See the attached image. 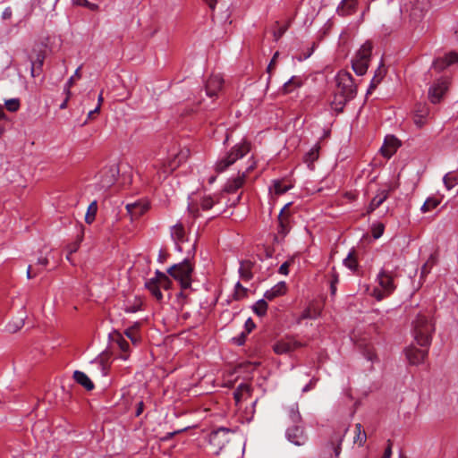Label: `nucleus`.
<instances>
[{
	"instance_id": "obj_1",
	"label": "nucleus",
	"mask_w": 458,
	"mask_h": 458,
	"mask_svg": "<svg viewBox=\"0 0 458 458\" xmlns=\"http://www.w3.org/2000/svg\"><path fill=\"white\" fill-rule=\"evenodd\" d=\"M412 335L416 343L421 347H429L435 325L428 313H419L412 321Z\"/></svg>"
},
{
	"instance_id": "obj_2",
	"label": "nucleus",
	"mask_w": 458,
	"mask_h": 458,
	"mask_svg": "<svg viewBox=\"0 0 458 458\" xmlns=\"http://www.w3.org/2000/svg\"><path fill=\"white\" fill-rule=\"evenodd\" d=\"M250 151V143L248 141H242L235 144L230 151L226 152L224 156L220 157L215 165V171L216 173L225 172L229 166L233 165L238 159L242 158Z\"/></svg>"
},
{
	"instance_id": "obj_3",
	"label": "nucleus",
	"mask_w": 458,
	"mask_h": 458,
	"mask_svg": "<svg viewBox=\"0 0 458 458\" xmlns=\"http://www.w3.org/2000/svg\"><path fill=\"white\" fill-rule=\"evenodd\" d=\"M396 270L397 266H392L387 263L384 265L377 274L378 284L382 289V292H379L376 295L377 300H382L386 296L390 295L395 290L396 285L394 284V279L398 276Z\"/></svg>"
},
{
	"instance_id": "obj_4",
	"label": "nucleus",
	"mask_w": 458,
	"mask_h": 458,
	"mask_svg": "<svg viewBox=\"0 0 458 458\" xmlns=\"http://www.w3.org/2000/svg\"><path fill=\"white\" fill-rule=\"evenodd\" d=\"M192 272L193 266L188 259L167 269V273L180 283L182 289L191 287Z\"/></svg>"
},
{
	"instance_id": "obj_5",
	"label": "nucleus",
	"mask_w": 458,
	"mask_h": 458,
	"mask_svg": "<svg viewBox=\"0 0 458 458\" xmlns=\"http://www.w3.org/2000/svg\"><path fill=\"white\" fill-rule=\"evenodd\" d=\"M372 44L366 41L358 50L355 57L352 60V66L354 72L362 76L367 72L369 63L372 53Z\"/></svg>"
},
{
	"instance_id": "obj_6",
	"label": "nucleus",
	"mask_w": 458,
	"mask_h": 458,
	"mask_svg": "<svg viewBox=\"0 0 458 458\" xmlns=\"http://www.w3.org/2000/svg\"><path fill=\"white\" fill-rule=\"evenodd\" d=\"M429 7V0H409L403 4L402 11L409 15L411 21L417 23L424 18Z\"/></svg>"
},
{
	"instance_id": "obj_7",
	"label": "nucleus",
	"mask_w": 458,
	"mask_h": 458,
	"mask_svg": "<svg viewBox=\"0 0 458 458\" xmlns=\"http://www.w3.org/2000/svg\"><path fill=\"white\" fill-rule=\"evenodd\" d=\"M348 431V428H340L334 430L327 443L324 446L325 454H328L329 458H339L342 451V443Z\"/></svg>"
},
{
	"instance_id": "obj_8",
	"label": "nucleus",
	"mask_w": 458,
	"mask_h": 458,
	"mask_svg": "<svg viewBox=\"0 0 458 458\" xmlns=\"http://www.w3.org/2000/svg\"><path fill=\"white\" fill-rule=\"evenodd\" d=\"M337 92L347 96L349 99H353L357 94V85L353 81L352 74L345 71H340L336 77Z\"/></svg>"
},
{
	"instance_id": "obj_9",
	"label": "nucleus",
	"mask_w": 458,
	"mask_h": 458,
	"mask_svg": "<svg viewBox=\"0 0 458 458\" xmlns=\"http://www.w3.org/2000/svg\"><path fill=\"white\" fill-rule=\"evenodd\" d=\"M221 196V193L215 195H204L196 204L193 202L189 203L188 211L193 217L196 218L199 216V207H200L204 211L210 210L216 204L220 203Z\"/></svg>"
},
{
	"instance_id": "obj_10",
	"label": "nucleus",
	"mask_w": 458,
	"mask_h": 458,
	"mask_svg": "<svg viewBox=\"0 0 458 458\" xmlns=\"http://www.w3.org/2000/svg\"><path fill=\"white\" fill-rule=\"evenodd\" d=\"M249 162L250 165L244 172L238 173L236 176H233L227 180L224 186L225 192L234 193L243 186L248 174L251 172L256 166V162L253 160V158L250 159Z\"/></svg>"
},
{
	"instance_id": "obj_11",
	"label": "nucleus",
	"mask_w": 458,
	"mask_h": 458,
	"mask_svg": "<svg viewBox=\"0 0 458 458\" xmlns=\"http://www.w3.org/2000/svg\"><path fill=\"white\" fill-rule=\"evenodd\" d=\"M230 429L221 427L213 430L209 435V445L214 448V454H219L220 451L229 442Z\"/></svg>"
},
{
	"instance_id": "obj_12",
	"label": "nucleus",
	"mask_w": 458,
	"mask_h": 458,
	"mask_svg": "<svg viewBox=\"0 0 458 458\" xmlns=\"http://www.w3.org/2000/svg\"><path fill=\"white\" fill-rule=\"evenodd\" d=\"M290 203L286 204L280 211L278 215V226L277 233L275 235V241L281 242L284 241L285 236L289 233L292 228L291 217L288 213H285V209L289 207Z\"/></svg>"
},
{
	"instance_id": "obj_13",
	"label": "nucleus",
	"mask_w": 458,
	"mask_h": 458,
	"mask_svg": "<svg viewBox=\"0 0 458 458\" xmlns=\"http://www.w3.org/2000/svg\"><path fill=\"white\" fill-rule=\"evenodd\" d=\"M119 174V169L115 165L105 167L99 173V188L108 189L116 181Z\"/></svg>"
},
{
	"instance_id": "obj_14",
	"label": "nucleus",
	"mask_w": 458,
	"mask_h": 458,
	"mask_svg": "<svg viewBox=\"0 0 458 458\" xmlns=\"http://www.w3.org/2000/svg\"><path fill=\"white\" fill-rule=\"evenodd\" d=\"M302 346L303 344L301 343L293 338H285L276 342L273 345V351L278 355L289 354Z\"/></svg>"
},
{
	"instance_id": "obj_15",
	"label": "nucleus",
	"mask_w": 458,
	"mask_h": 458,
	"mask_svg": "<svg viewBox=\"0 0 458 458\" xmlns=\"http://www.w3.org/2000/svg\"><path fill=\"white\" fill-rule=\"evenodd\" d=\"M448 89L447 81L444 79L437 80L428 89V98L431 103L437 104L441 101L443 96Z\"/></svg>"
},
{
	"instance_id": "obj_16",
	"label": "nucleus",
	"mask_w": 458,
	"mask_h": 458,
	"mask_svg": "<svg viewBox=\"0 0 458 458\" xmlns=\"http://www.w3.org/2000/svg\"><path fill=\"white\" fill-rule=\"evenodd\" d=\"M286 438L297 446L303 445L307 440V435L301 426L293 425L286 429Z\"/></svg>"
},
{
	"instance_id": "obj_17",
	"label": "nucleus",
	"mask_w": 458,
	"mask_h": 458,
	"mask_svg": "<svg viewBox=\"0 0 458 458\" xmlns=\"http://www.w3.org/2000/svg\"><path fill=\"white\" fill-rule=\"evenodd\" d=\"M419 349L415 346H410L406 349V358L411 365H418L422 363L428 356V347H422Z\"/></svg>"
},
{
	"instance_id": "obj_18",
	"label": "nucleus",
	"mask_w": 458,
	"mask_h": 458,
	"mask_svg": "<svg viewBox=\"0 0 458 458\" xmlns=\"http://www.w3.org/2000/svg\"><path fill=\"white\" fill-rule=\"evenodd\" d=\"M171 237L174 242L175 250L182 252V243L188 240L184 227L182 224H177L171 227Z\"/></svg>"
},
{
	"instance_id": "obj_19",
	"label": "nucleus",
	"mask_w": 458,
	"mask_h": 458,
	"mask_svg": "<svg viewBox=\"0 0 458 458\" xmlns=\"http://www.w3.org/2000/svg\"><path fill=\"white\" fill-rule=\"evenodd\" d=\"M224 80L219 74L212 75L206 82L205 90L209 98L216 96L217 92L222 89Z\"/></svg>"
},
{
	"instance_id": "obj_20",
	"label": "nucleus",
	"mask_w": 458,
	"mask_h": 458,
	"mask_svg": "<svg viewBox=\"0 0 458 458\" xmlns=\"http://www.w3.org/2000/svg\"><path fill=\"white\" fill-rule=\"evenodd\" d=\"M27 59L30 63V70L31 77L35 78L39 76L43 71L45 55L42 52H38L35 58L31 55H28Z\"/></svg>"
},
{
	"instance_id": "obj_21",
	"label": "nucleus",
	"mask_w": 458,
	"mask_h": 458,
	"mask_svg": "<svg viewBox=\"0 0 458 458\" xmlns=\"http://www.w3.org/2000/svg\"><path fill=\"white\" fill-rule=\"evenodd\" d=\"M390 192L389 188H380L377 191L375 197L371 199L367 208V213L370 214L379 208L388 198Z\"/></svg>"
},
{
	"instance_id": "obj_22",
	"label": "nucleus",
	"mask_w": 458,
	"mask_h": 458,
	"mask_svg": "<svg viewBox=\"0 0 458 458\" xmlns=\"http://www.w3.org/2000/svg\"><path fill=\"white\" fill-rule=\"evenodd\" d=\"M359 0H342L336 8L339 16H350L356 13Z\"/></svg>"
},
{
	"instance_id": "obj_23",
	"label": "nucleus",
	"mask_w": 458,
	"mask_h": 458,
	"mask_svg": "<svg viewBox=\"0 0 458 458\" xmlns=\"http://www.w3.org/2000/svg\"><path fill=\"white\" fill-rule=\"evenodd\" d=\"M400 146V141L394 135H387L385 138L384 145L381 147V153L384 157H390Z\"/></svg>"
},
{
	"instance_id": "obj_24",
	"label": "nucleus",
	"mask_w": 458,
	"mask_h": 458,
	"mask_svg": "<svg viewBox=\"0 0 458 458\" xmlns=\"http://www.w3.org/2000/svg\"><path fill=\"white\" fill-rule=\"evenodd\" d=\"M429 118V108L427 106H420L416 109L413 116V122L417 127L424 126Z\"/></svg>"
},
{
	"instance_id": "obj_25",
	"label": "nucleus",
	"mask_w": 458,
	"mask_h": 458,
	"mask_svg": "<svg viewBox=\"0 0 458 458\" xmlns=\"http://www.w3.org/2000/svg\"><path fill=\"white\" fill-rule=\"evenodd\" d=\"M148 208V204L143 201H135L126 204V209L131 217H139Z\"/></svg>"
},
{
	"instance_id": "obj_26",
	"label": "nucleus",
	"mask_w": 458,
	"mask_h": 458,
	"mask_svg": "<svg viewBox=\"0 0 458 458\" xmlns=\"http://www.w3.org/2000/svg\"><path fill=\"white\" fill-rule=\"evenodd\" d=\"M286 289L285 282H279L271 289L265 292L264 299L267 301H273L274 299L284 295L286 293Z\"/></svg>"
},
{
	"instance_id": "obj_27",
	"label": "nucleus",
	"mask_w": 458,
	"mask_h": 458,
	"mask_svg": "<svg viewBox=\"0 0 458 458\" xmlns=\"http://www.w3.org/2000/svg\"><path fill=\"white\" fill-rule=\"evenodd\" d=\"M254 267V262L250 260H242L240 261L239 274L240 277L244 281H250L253 277L252 268Z\"/></svg>"
},
{
	"instance_id": "obj_28",
	"label": "nucleus",
	"mask_w": 458,
	"mask_h": 458,
	"mask_svg": "<svg viewBox=\"0 0 458 458\" xmlns=\"http://www.w3.org/2000/svg\"><path fill=\"white\" fill-rule=\"evenodd\" d=\"M73 379L77 384L81 385L88 391H91L95 387L91 379L82 371L75 370L73 372Z\"/></svg>"
},
{
	"instance_id": "obj_29",
	"label": "nucleus",
	"mask_w": 458,
	"mask_h": 458,
	"mask_svg": "<svg viewBox=\"0 0 458 458\" xmlns=\"http://www.w3.org/2000/svg\"><path fill=\"white\" fill-rule=\"evenodd\" d=\"M347 96L341 94L337 91L335 92L334 99L331 102V107L337 113H342L345 105L351 101Z\"/></svg>"
},
{
	"instance_id": "obj_30",
	"label": "nucleus",
	"mask_w": 458,
	"mask_h": 458,
	"mask_svg": "<svg viewBox=\"0 0 458 458\" xmlns=\"http://www.w3.org/2000/svg\"><path fill=\"white\" fill-rule=\"evenodd\" d=\"M302 84L301 80L296 76H293L286 82H284L281 88V92L283 94H289L293 92L295 89L301 87Z\"/></svg>"
},
{
	"instance_id": "obj_31",
	"label": "nucleus",
	"mask_w": 458,
	"mask_h": 458,
	"mask_svg": "<svg viewBox=\"0 0 458 458\" xmlns=\"http://www.w3.org/2000/svg\"><path fill=\"white\" fill-rule=\"evenodd\" d=\"M145 286L157 301H161L163 299L162 292L159 289L158 283L156 279H148L146 282Z\"/></svg>"
},
{
	"instance_id": "obj_32",
	"label": "nucleus",
	"mask_w": 458,
	"mask_h": 458,
	"mask_svg": "<svg viewBox=\"0 0 458 458\" xmlns=\"http://www.w3.org/2000/svg\"><path fill=\"white\" fill-rule=\"evenodd\" d=\"M385 73H386V72H385L384 68H382L381 66H379L377 69V71L375 72V74L370 81L369 87L368 89V91H367L368 94H370L377 87V85L383 80Z\"/></svg>"
},
{
	"instance_id": "obj_33",
	"label": "nucleus",
	"mask_w": 458,
	"mask_h": 458,
	"mask_svg": "<svg viewBox=\"0 0 458 458\" xmlns=\"http://www.w3.org/2000/svg\"><path fill=\"white\" fill-rule=\"evenodd\" d=\"M140 325V322H135L131 327L124 331V335L130 338L134 344H138L140 341V336L137 335V332L139 331Z\"/></svg>"
},
{
	"instance_id": "obj_34",
	"label": "nucleus",
	"mask_w": 458,
	"mask_h": 458,
	"mask_svg": "<svg viewBox=\"0 0 458 458\" xmlns=\"http://www.w3.org/2000/svg\"><path fill=\"white\" fill-rule=\"evenodd\" d=\"M287 416L291 422L293 423V425H296L301 420V416L299 411V406L298 403H293L287 409Z\"/></svg>"
},
{
	"instance_id": "obj_35",
	"label": "nucleus",
	"mask_w": 458,
	"mask_h": 458,
	"mask_svg": "<svg viewBox=\"0 0 458 458\" xmlns=\"http://www.w3.org/2000/svg\"><path fill=\"white\" fill-rule=\"evenodd\" d=\"M437 255L435 253H432L426 261V263L421 267L420 278H424L428 274H429L432 267L437 264Z\"/></svg>"
},
{
	"instance_id": "obj_36",
	"label": "nucleus",
	"mask_w": 458,
	"mask_h": 458,
	"mask_svg": "<svg viewBox=\"0 0 458 458\" xmlns=\"http://www.w3.org/2000/svg\"><path fill=\"white\" fill-rule=\"evenodd\" d=\"M321 310L319 308L316 306H309L307 309H305L301 315V319H316L320 316Z\"/></svg>"
},
{
	"instance_id": "obj_37",
	"label": "nucleus",
	"mask_w": 458,
	"mask_h": 458,
	"mask_svg": "<svg viewBox=\"0 0 458 458\" xmlns=\"http://www.w3.org/2000/svg\"><path fill=\"white\" fill-rule=\"evenodd\" d=\"M440 203V200L435 197H428L424 204L421 206L420 210L422 213H428L436 208Z\"/></svg>"
},
{
	"instance_id": "obj_38",
	"label": "nucleus",
	"mask_w": 458,
	"mask_h": 458,
	"mask_svg": "<svg viewBox=\"0 0 458 458\" xmlns=\"http://www.w3.org/2000/svg\"><path fill=\"white\" fill-rule=\"evenodd\" d=\"M290 190V186L283 183L282 181L275 180L270 191H273L276 195H282Z\"/></svg>"
},
{
	"instance_id": "obj_39",
	"label": "nucleus",
	"mask_w": 458,
	"mask_h": 458,
	"mask_svg": "<svg viewBox=\"0 0 458 458\" xmlns=\"http://www.w3.org/2000/svg\"><path fill=\"white\" fill-rule=\"evenodd\" d=\"M98 211V204L97 201H93L89 204L87 214L85 216V222L89 225L92 224L95 220L96 214Z\"/></svg>"
},
{
	"instance_id": "obj_40",
	"label": "nucleus",
	"mask_w": 458,
	"mask_h": 458,
	"mask_svg": "<svg viewBox=\"0 0 458 458\" xmlns=\"http://www.w3.org/2000/svg\"><path fill=\"white\" fill-rule=\"evenodd\" d=\"M267 303L265 299L259 300L253 306V311L259 316L262 317L267 313Z\"/></svg>"
},
{
	"instance_id": "obj_41",
	"label": "nucleus",
	"mask_w": 458,
	"mask_h": 458,
	"mask_svg": "<svg viewBox=\"0 0 458 458\" xmlns=\"http://www.w3.org/2000/svg\"><path fill=\"white\" fill-rule=\"evenodd\" d=\"M318 149L319 147L316 145L313 148H311L308 153H306L304 157V161L308 164L309 166L312 165L315 160L318 159Z\"/></svg>"
},
{
	"instance_id": "obj_42",
	"label": "nucleus",
	"mask_w": 458,
	"mask_h": 458,
	"mask_svg": "<svg viewBox=\"0 0 458 458\" xmlns=\"http://www.w3.org/2000/svg\"><path fill=\"white\" fill-rule=\"evenodd\" d=\"M356 436L354 437V443H357L360 446H362L366 442L367 436L365 431L361 430V425L356 424Z\"/></svg>"
},
{
	"instance_id": "obj_43",
	"label": "nucleus",
	"mask_w": 458,
	"mask_h": 458,
	"mask_svg": "<svg viewBox=\"0 0 458 458\" xmlns=\"http://www.w3.org/2000/svg\"><path fill=\"white\" fill-rule=\"evenodd\" d=\"M443 182L445 188L450 191L458 183V179L454 174L448 173L443 177Z\"/></svg>"
},
{
	"instance_id": "obj_44",
	"label": "nucleus",
	"mask_w": 458,
	"mask_h": 458,
	"mask_svg": "<svg viewBox=\"0 0 458 458\" xmlns=\"http://www.w3.org/2000/svg\"><path fill=\"white\" fill-rule=\"evenodd\" d=\"M344 265L352 271H356L358 263L356 259L353 257V251L349 252L347 257L344 259Z\"/></svg>"
},
{
	"instance_id": "obj_45",
	"label": "nucleus",
	"mask_w": 458,
	"mask_h": 458,
	"mask_svg": "<svg viewBox=\"0 0 458 458\" xmlns=\"http://www.w3.org/2000/svg\"><path fill=\"white\" fill-rule=\"evenodd\" d=\"M75 77L81 78V66L78 67L74 72V74L69 78V80L66 81L64 86V92L68 95H71V87L74 84V79Z\"/></svg>"
},
{
	"instance_id": "obj_46",
	"label": "nucleus",
	"mask_w": 458,
	"mask_h": 458,
	"mask_svg": "<svg viewBox=\"0 0 458 458\" xmlns=\"http://www.w3.org/2000/svg\"><path fill=\"white\" fill-rule=\"evenodd\" d=\"M4 106L8 111L16 112L19 110L21 105L19 98H11L5 100Z\"/></svg>"
},
{
	"instance_id": "obj_47",
	"label": "nucleus",
	"mask_w": 458,
	"mask_h": 458,
	"mask_svg": "<svg viewBox=\"0 0 458 458\" xmlns=\"http://www.w3.org/2000/svg\"><path fill=\"white\" fill-rule=\"evenodd\" d=\"M385 225L382 223H375L372 225V235L375 239H378L384 233Z\"/></svg>"
},
{
	"instance_id": "obj_48",
	"label": "nucleus",
	"mask_w": 458,
	"mask_h": 458,
	"mask_svg": "<svg viewBox=\"0 0 458 458\" xmlns=\"http://www.w3.org/2000/svg\"><path fill=\"white\" fill-rule=\"evenodd\" d=\"M448 65V63L446 62V60H445V58H438V59H436L433 64H432V67L434 69H436L437 71H441V70H444L445 68H446Z\"/></svg>"
},
{
	"instance_id": "obj_49",
	"label": "nucleus",
	"mask_w": 458,
	"mask_h": 458,
	"mask_svg": "<svg viewBox=\"0 0 458 458\" xmlns=\"http://www.w3.org/2000/svg\"><path fill=\"white\" fill-rule=\"evenodd\" d=\"M339 283V276L334 271L331 275V281H330V293L331 295H335L336 293V284Z\"/></svg>"
},
{
	"instance_id": "obj_50",
	"label": "nucleus",
	"mask_w": 458,
	"mask_h": 458,
	"mask_svg": "<svg viewBox=\"0 0 458 458\" xmlns=\"http://www.w3.org/2000/svg\"><path fill=\"white\" fill-rule=\"evenodd\" d=\"M116 343H117L119 348L121 349V351H123V352H129L130 344L121 335H118Z\"/></svg>"
},
{
	"instance_id": "obj_51",
	"label": "nucleus",
	"mask_w": 458,
	"mask_h": 458,
	"mask_svg": "<svg viewBox=\"0 0 458 458\" xmlns=\"http://www.w3.org/2000/svg\"><path fill=\"white\" fill-rule=\"evenodd\" d=\"M24 322H23V319L21 318L19 321L17 322H12V323H9L7 325V330L11 333H14L16 331H18L20 328L22 327Z\"/></svg>"
},
{
	"instance_id": "obj_52",
	"label": "nucleus",
	"mask_w": 458,
	"mask_h": 458,
	"mask_svg": "<svg viewBox=\"0 0 458 458\" xmlns=\"http://www.w3.org/2000/svg\"><path fill=\"white\" fill-rule=\"evenodd\" d=\"M247 289L242 285L240 282H237L234 286V295L236 299H240L246 293Z\"/></svg>"
},
{
	"instance_id": "obj_53",
	"label": "nucleus",
	"mask_w": 458,
	"mask_h": 458,
	"mask_svg": "<svg viewBox=\"0 0 458 458\" xmlns=\"http://www.w3.org/2000/svg\"><path fill=\"white\" fill-rule=\"evenodd\" d=\"M140 309H141V303L140 302H136V303L131 304V305H125L124 308H123V310L126 313H135L138 310H140Z\"/></svg>"
},
{
	"instance_id": "obj_54",
	"label": "nucleus",
	"mask_w": 458,
	"mask_h": 458,
	"mask_svg": "<svg viewBox=\"0 0 458 458\" xmlns=\"http://www.w3.org/2000/svg\"><path fill=\"white\" fill-rule=\"evenodd\" d=\"M7 120V116L4 111V107L0 106V136L4 132V122Z\"/></svg>"
},
{
	"instance_id": "obj_55",
	"label": "nucleus",
	"mask_w": 458,
	"mask_h": 458,
	"mask_svg": "<svg viewBox=\"0 0 458 458\" xmlns=\"http://www.w3.org/2000/svg\"><path fill=\"white\" fill-rule=\"evenodd\" d=\"M247 335L248 334H246L245 332H242L238 336L233 338V342L237 345L241 346L244 344Z\"/></svg>"
},
{
	"instance_id": "obj_56",
	"label": "nucleus",
	"mask_w": 458,
	"mask_h": 458,
	"mask_svg": "<svg viewBox=\"0 0 458 458\" xmlns=\"http://www.w3.org/2000/svg\"><path fill=\"white\" fill-rule=\"evenodd\" d=\"M318 381V378L312 377L310 379V381L302 388V393H307V392L314 389Z\"/></svg>"
},
{
	"instance_id": "obj_57",
	"label": "nucleus",
	"mask_w": 458,
	"mask_h": 458,
	"mask_svg": "<svg viewBox=\"0 0 458 458\" xmlns=\"http://www.w3.org/2000/svg\"><path fill=\"white\" fill-rule=\"evenodd\" d=\"M445 60L448 63V65H451L458 61V55L456 53H450L446 55Z\"/></svg>"
},
{
	"instance_id": "obj_58",
	"label": "nucleus",
	"mask_w": 458,
	"mask_h": 458,
	"mask_svg": "<svg viewBox=\"0 0 458 458\" xmlns=\"http://www.w3.org/2000/svg\"><path fill=\"white\" fill-rule=\"evenodd\" d=\"M244 327H245V333L250 334L252 331V329L255 327V324L252 321V319L250 318H249L246 320Z\"/></svg>"
},
{
	"instance_id": "obj_59",
	"label": "nucleus",
	"mask_w": 458,
	"mask_h": 458,
	"mask_svg": "<svg viewBox=\"0 0 458 458\" xmlns=\"http://www.w3.org/2000/svg\"><path fill=\"white\" fill-rule=\"evenodd\" d=\"M279 55V53L278 52H276L269 63V64L267 65V71L268 73L271 72L272 69L275 68V65H276V58L278 57Z\"/></svg>"
},
{
	"instance_id": "obj_60",
	"label": "nucleus",
	"mask_w": 458,
	"mask_h": 458,
	"mask_svg": "<svg viewBox=\"0 0 458 458\" xmlns=\"http://www.w3.org/2000/svg\"><path fill=\"white\" fill-rule=\"evenodd\" d=\"M13 16V11L10 6L6 7L4 12L2 13V19L3 20H9Z\"/></svg>"
},
{
	"instance_id": "obj_61",
	"label": "nucleus",
	"mask_w": 458,
	"mask_h": 458,
	"mask_svg": "<svg viewBox=\"0 0 458 458\" xmlns=\"http://www.w3.org/2000/svg\"><path fill=\"white\" fill-rule=\"evenodd\" d=\"M278 272L282 275L287 276L289 274V262H284L280 266Z\"/></svg>"
},
{
	"instance_id": "obj_62",
	"label": "nucleus",
	"mask_w": 458,
	"mask_h": 458,
	"mask_svg": "<svg viewBox=\"0 0 458 458\" xmlns=\"http://www.w3.org/2000/svg\"><path fill=\"white\" fill-rule=\"evenodd\" d=\"M144 411V403L142 401H140L136 404V411H135V416L139 417L142 414Z\"/></svg>"
},
{
	"instance_id": "obj_63",
	"label": "nucleus",
	"mask_w": 458,
	"mask_h": 458,
	"mask_svg": "<svg viewBox=\"0 0 458 458\" xmlns=\"http://www.w3.org/2000/svg\"><path fill=\"white\" fill-rule=\"evenodd\" d=\"M387 443H388V445L384 452L382 458H390L392 455V442L390 440H388Z\"/></svg>"
},
{
	"instance_id": "obj_64",
	"label": "nucleus",
	"mask_w": 458,
	"mask_h": 458,
	"mask_svg": "<svg viewBox=\"0 0 458 458\" xmlns=\"http://www.w3.org/2000/svg\"><path fill=\"white\" fill-rule=\"evenodd\" d=\"M82 238H83L82 234L78 236V241H77V242L73 243L72 246H71L69 254H72V253L77 251V250L79 249L80 242L82 241Z\"/></svg>"
}]
</instances>
